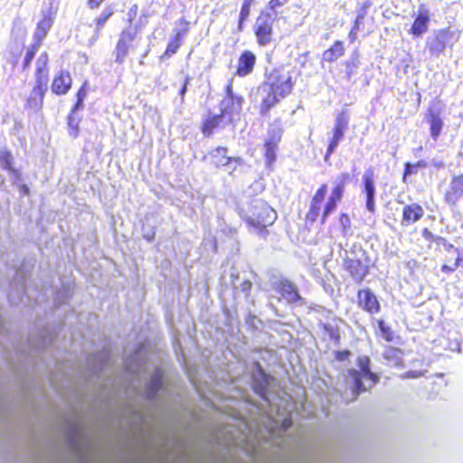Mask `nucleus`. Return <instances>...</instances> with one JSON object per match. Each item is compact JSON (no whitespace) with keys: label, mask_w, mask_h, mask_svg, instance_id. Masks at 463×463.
Masks as SVG:
<instances>
[{"label":"nucleus","mask_w":463,"mask_h":463,"mask_svg":"<svg viewBox=\"0 0 463 463\" xmlns=\"http://www.w3.org/2000/svg\"><path fill=\"white\" fill-rule=\"evenodd\" d=\"M366 8H367V5H365L364 4L360 13L356 15V18L354 22L353 26H356L357 29H359V30H360V24L363 23L364 19L365 18Z\"/></svg>","instance_id":"58836bf2"},{"label":"nucleus","mask_w":463,"mask_h":463,"mask_svg":"<svg viewBox=\"0 0 463 463\" xmlns=\"http://www.w3.org/2000/svg\"><path fill=\"white\" fill-rule=\"evenodd\" d=\"M210 157L211 164L215 168H220L222 166H226L235 162L237 164L241 163V159L240 157H233L228 156V148L223 146H218L208 153Z\"/></svg>","instance_id":"4be33fe9"},{"label":"nucleus","mask_w":463,"mask_h":463,"mask_svg":"<svg viewBox=\"0 0 463 463\" xmlns=\"http://www.w3.org/2000/svg\"><path fill=\"white\" fill-rule=\"evenodd\" d=\"M273 289L279 295V300L287 304L302 303L303 298L296 284L288 279H281L272 284Z\"/></svg>","instance_id":"9d476101"},{"label":"nucleus","mask_w":463,"mask_h":463,"mask_svg":"<svg viewBox=\"0 0 463 463\" xmlns=\"http://www.w3.org/2000/svg\"><path fill=\"white\" fill-rule=\"evenodd\" d=\"M377 326L381 332L382 337L386 342H392L394 340V333L392 327L386 325L383 319L377 321Z\"/></svg>","instance_id":"c9c22d12"},{"label":"nucleus","mask_w":463,"mask_h":463,"mask_svg":"<svg viewBox=\"0 0 463 463\" xmlns=\"http://www.w3.org/2000/svg\"><path fill=\"white\" fill-rule=\"evenodd\" d=\"M357 307L369 315H376L381 311V304L377 296L370 288L357 290Z\"/></svg>","instance_id":"ddd939ff"},{"label":"nucleus","mask_w":463,"mask_h":463,"mask_svg":"<svg viewBox=\"0 0 463 463\" xmlns=\"http://www.w3.org/2000/svg\"><path fill=\"white\" fill-rule=\"evenodd\" d=\"M257 64V56L250 50H243L237 60L234 75L239 78H244L250 75Z\"/></svg>","instance_id":"dca6fc26"},{"label":"nucleus","mask_w":463,"mask_h":463,"mask_svg":"<svg viewBox=\"0 0 463 463\" xmlns=\"http://www.w3.org/2000/svg\"><path fill=\"white\" fill-rule=\"evenodd\" d=\"M427 122L430 125V133L434 140H437L441 134L443 120L439 112L432 109H428L426 115Z\"/></svg>","instance_id":"cd10ccee"},{"label":"nucleus","mask_w":463,"mask_h":463,"mask_svg":"<svg viewBox=\"0 0 463 463\" xmlns=\"http://www.w3.org/2000/svg\"><path fill=\"white\" fill-rule=\"evenodd\" d=\"M350 178L349 173L345 172L340 175L323 206L328 186L326 183L319 185L310 200L308 210L305 215L307 223L312 225L319 220L320 224L324 225L327 222L328 216L336 210L338 203L343 199L345 184Z\"/></svg>","instance_id":"f257e3e1"},{"label":"nucleus","mask_w":463,"mask_h":463,"mask_svg":"<svg viewBox=\"0 0 463 463\" xmlns=\"http://www.w3.org/2000/svg\"><path fill=\"white\" fill-rule=\"evenodd\" d=\"M423 375V373L421 371H408L405 372L401 375L402 379H407V378H419Z\"/></svg>","instance_id":"a18cd8bd"},{"label":"nucleus","mask_w":463,"mask_h":463,"mask_svg":"<svg viewBox=\"0 0 463 463\" xmlns=\"http://www.w3.org/2000/svg\"><path fill=\"white\" fill-rule=\"evenodd\" d=\"M14 157L12 153L8 150H4L0 153V165L1 166L9 171L15 177H20V172L13 166Z\"/></svg>","instance_id":"473e14b6"},{"label":"nucleus","mask_w":463,"mask_h":463,"mask_svg":"<svg viewBox=\"0 0 463 463\" xmlns=\"http://www.w3.org/2000/svg\"><path fill=\"white\" fill-rule=\"evenodd\" d=\"M179 24L183 25L181 29L175 32L174 35L167 42L165 50L160 55V60L169 59L181 48L184 43V39L190 30V24L184 18L179 20Z\"/></svg>","instance_id":"9b49d317"},{"label":"nucleus","mask_w":463,"mask_h":463,"mask_svg":"<svg viewBox=\"0 0 463 463\" xmlns=\"http://www.w3.org/2000/svg\"><path fill=\"white\" fill-rule=\"evenodd\" d=\"M18 62V54L12 53V63L14 65L17 64Z\"/></svg>","instance_id":"4d7b16f0"},{"label":"nucleus","mask_w":463,"mask_h":463,"mask_svg":"<svg viewBox=\"0 0 463 463\" xmlns=\"http://www.w3.org/2000/svg\"><path fill=\"white\" fill-rule=\"evenodd\" d=\"M343 268L355 283L361 284L370 272L369 258L364 252L361 255L352 253L344 259Z\"/></svg>","instance_id":"6e6552de"},{"label":"nucleus","mask_w":463,"mask_h":463,"mask_svg":"<svg viewBox=\"0 0 463 463\" xmlns=\"http://www.w3.org/2000/svg\"><path fill=\"white\" fill-rule=\"evenodd\" d=\"M137 36L136 31L123 30L118 36V40L116 43L114 55L115 61L121 64L125 61L132 47V43Z\"/></svg>","instance_id":"2eb2a0df"},{"label":"nucleus","mask_w":463,"mask_h":463,"mask_svg":"<svg viewBox=\"0 0 463 463\" xmlns=\"http://www.w3.org/2000/svg\"><path fill=\"white\" fill-rule=\"evenodd\" d=\"M430 12L424 5L419 6L416 17L410 28V33L414 37H420L428 31L429 24L430 22Z\"/></svg>","instance_id":"412c9836"},{"label":"nucleus","mask_w":463,"mask_h":463,"mask_svg":"<svg viewBox=\"0 0 463 463\" xmlns=\"http://www.w3.org/2000/svg\"><path fill=\"white\" fill-rule=\"evenodd\" d=\"M188 83H189V78L187 77L185 80H184V85L182 86L179 93L182 97V99L184 98L185 92L187 91V86H188Z\"/></svg>","instance_id":"864d4df0"},{"label":"nucleus","mask_w":463,"mask_h":463,"mask_svg":"<svg viewBox=\"0 0 463 463\" xmlns=\"http://www.w3.org/2000/svg\"><path fill=\"white\" fill-rule=\"evenodd\" d=\"M254 4V0H243L242 5L240 9L238 22H237V31L241 33L245 28V24L249 20L251 6Z\"/></svg>","instance_id":"2f4dec72"},{"label":"nucleus","mask_w":463,"mask_h":463,"mask_svg":"<svg viewBox=\"0 0 463 463\" xmlns=\"http://www.w3.org/2000/svg\"><path fill=\"white\" fill-rule=\"evenodd\" d=\"M86 87H87V82H84L80 87V89L78 90L77 91V94H76V97L77 99H82L84 100L86 96H87V90H86Z\"/></svg>","instance_id":"de8ad7c7"},{"label":"nucleus","mask_w":463,"mask_h":463,"mask_svg":"<svg viewBox=\"0 0 463 463\" xmlns=\"http://www.w3.org/2000/svg\"><path fill=\"white\" fill-rule=\"evenodd\" d=\"M241 290L243 292H246L247 294L250 293L251 288H252V283L250 280H244L241 284Z\"/></svg>","instance_id":"3c124183"},{"label":"nucleus","mask_w":463,"mask_h":463,"mask_svg":"<svg viewBox=\"0 0 463 463\" xmlns=\"http://www.w3.org/2000/svg\"><path fill=\"white\" fill-rule=\"evenodd\" d=\"M342 322L343 320L337 317H333L326 322H320L318 326L322 330L323 339L332 342L335 345H338L341 342L339 325Z\"/></svg>","instance_id":"6ab92c4d"},{"label":"nucleus","mask_w":463,"mask_h":463,"mask_svg":"<svg viewBox=\"0 0 463 463\" xmlns=\"http://www.w3.org/2000/svg\"><path fill=\"white\" fill-rule=\"evenodd\" d=\"M225 98L228 99V98H232V97H237L238 95H236L234 92H233V86H232V82L230 81L226 86H225Z\"/></svg>","instance_id":"09e8293b"},{"label":"nucleus","mask_w":463,"mask_h":463,"mask_svg":"<svg viewBox=\"0 0 463 463\" xmlns=\"http://www.w3.org/2000/svg\"><path fill=\"white\" fill-rule=\"evenodd\" d=\"M400 354H402V351L400 349L394 347H388L384 351V357L386 359H389L391 356H396Z\"/></svg>","instance_id":"49530a36"},{"label":"nucleus","mask_w":463,"mask_h":463,"mask_svg":"<svg viewBox=\"0 0 463 463\" xmlns=\"http://www.w3.org/2000/svg\"><path fill=\"white\" fill-rule=\"evenodd\" d=\"M244 102L243 96H237L228 98L226 100L222 101V107L220 112L228 119L229 123H232V116L234 114H240L242 109Z\"/></svg>","instance_id":"b1692460"},{"label":"nucleus","mask_w":463,"mask_h":463,"mask_svg":"<svg viewBox=\"0 0 463 463\" xmlns=\"http://www.w3.org/2000/svg\"><path fill=\"white\" fill-rule=\"evenodd\" d=\"M84 100L77 99L75 104L71 108L70 113L75 114L79 109H82Z\"/></svg>","instance_id":"603ef678"},{"label":"nucleus","mask_w":463,"mask_h":463,"mask_svg":"<svg viewBox=\"0 0 463 463\" xmlns=\"http://www.w3.org/2000/svg\"><path fill=\"white\" fill-rule=\"evenodd\" d=\"M80 118L73 113H69L67 116L68 130L71 137L76 138L80 135Z\"/></svg>","instance_id":"f704fd0d"},{"label":"nucleus","mask_w":463,"mask_h":463,"mask_svg":"<svg viewBox=\"0 0 463 463\" xmlns=\"http://www.w3.org/2000/svg\"><path fill=\"white\" fill-rule=\"evenodd\" d=\"M454 33L449 27L435 30L426 41V49L433 57L443 54L447 48L452 49Z\"/></svg>","instance_id":"0eeeda50"},{"label":"nucleus","mask_w":463,"mask_h":463,"mask_svg":"<svg viewBox=\"0 0 463 463\" xmlns=\"http://www.w3.org/2000/svg\"><path fill=\"white\" fill-rule=\"evenodd\" d=\"M48 53L46 52H42L36 62L34 85L25 102V106L30 109L40 110L43 108V99L48 89Z\"/></svg>","instance_id":"7ed1b4c3"},{"label":"nucleus","mask_w":463,"mask_h":463,"mask_svg":"<svg viewBox=\"0 0 463 463\" xmlns=\"http://www.w3.org/2000/svg\"><path fill=\"white\" fill-rule=\"evenodd\" d=\"M290 426H291V420H285L284 422H283V429L287 430Z\"/></svg>","instance_id":"6e6d98bb"},{"label":"nucleus","mask_w":463,"mask_h":463,"mask_svg":"<svg viewBox=\"0 0 463 463\" xmlns=\"http://www.w3.org/2000/svg\"><path fill=\"white\" fill-rule=\"evenodd\" d=\"M265 85L281 98L288 96L294 87V80L289 71L282 68L273 69L266 77Z\"/></svg>","instance_id":"423d86ee"},{"label":"nucleus","mask_w":463,"mask_h":463,"mask_svg":"<svg viewBox=\"0 0 463 463\" xmlns=\"http://www.w3.org/2000/svg\"><path fill=\"white\" fill-rule=\"evenodd\" d=\"M347 377L351 380L352 384V398L351 401L357 399L360 393L364 392L366 388L364 386L363 378H365L364 374L358 372L354 368L347 370Z\"/></svg>","instance_id":"c85d7f7f"},{"label":"nucleus","mask_w":463,"mask_h":463,"mask_svg":"<svg viewBox=\"0 0 463 463\" xmlns=\"http://www.w3.org/2000/svg\"><path fill=\"white\" fill-rule=\"evenodd\" d=\"M227 124H230L228 119L221 112L213 114L209 111L202 119L199 128L203 137L209 138L217 131L225 128Z\"/></svg>","instance_id":"f8f14e48"},{"label":"nucleus","mask_w":463,"mask_h":463,"mask_svg":"<svg viewBox=\"0 0 463 463\" xmlns=\"http://www.w3.org/2000/svg\"><path fill=\"white\" fill-rule=\"evenodd\" d=\"M290 0H269L267 5L268 11L274 12L275 14L277 11L286 5L288 3H289Z\"/></svg>","instance_id":"e433bc0d"},{"label":"nucleus","mask_w":463,"mask_h":463,"mask_svg":"<svg viewBox=\"0 0 463 463\" xmlns=\"http://www.w3.org/2000/svg\"><path fill=\"white\" fill-rule=\"evenodd\" d=\"M20 191L25 196L30 194V190L26 184L20 185Z\"/></svg>","instance_id":"5fc2aeb1"},{"label":"nucleus","mask_w":463,"mask_h":463,"mask_svg":"<svg viewBox=\"0 0 463 463\" xmlns=\"http://www.w3.org/2000/svg\"><path fill=\"white\" fill-rule=\"evenodd\" d=\"M345 54V43L342 40H335L322 53V61L326 63H334Z\"/></svg>","instance_id":"bb28decb"},{"label":"nucleus","mask_w":463,"mask_h":463,"mask_svg":"<svg viewBox=\"0 0 463 463\" xmlns=\"http://www.w3.org/2000/svg\"><path fill=\"white\" fill-rule=\"evenodd\" d=\"M463 198V174L451 177L449 187L444 194V201L449 206H456Z\"/></svg>","instance_id":"a211bd4d"},{"label":"nucleus","mask_w":463,"mask_h":463,"mask_svg":"<svg viewBox=\"0 0 463 463\" xmlns=\"http://www.w3.org/2000/svg\"><path fill=\"white\" fill-rule=\"evenodd\" d=\"M339 222L344 231H347L351 227V220L347 213H341L339 215Z\"/></svg>","instance_id":"ea45409f"},{"label":"nucleus","mask_w":463,"mask_h":463,"mask_svg":"<svg viewBox=\"0 0 463 463\" xmlns=\"http://www.w3.org/2000/svg\"><path fill=\"white\" fill-rule=\"evenodd\" d=\"M52 23L53 20L51 14L49 12H43L41 20L36 24V29L33 33V43L27 49L24 57L22 62L23 70H27L30 67L35 53L41 47L43 39L46 37L52 25Z\"/></svg>","instance_id":"39448f33"},{"label":"nucleus","mask_w":463,"mask_h":463,"mask_svg":"<svg viewBox=\"0 0 463 463\" xmlns=\"http://www.w3.org/2000/svg\"><path fill=\"white\" fill-rule=\"evenodd\" d=\"M356 364L359 367V373L373 383L378 382V376L376 373L371 371V359L367 355L358 356L356 359Z\"/></svg>","instance_id":"7c9ffc66"},{"label":"nucleus","mask_w":463,"mask_h":463,"mask_svg":"<svg viewBox=\"0 0 463 463\" xmlns=\"http://www.w3.org/2000/svg\"><path fill=\"white\" fill-rule=\"evenodd\" d=\"M281 97L269 90V93L261 99L260 104V114L267 116L270 109L279 103Z\"/></svg>","instance_id":"c756f323"},{"label":"nucleus","mask_w":463,"mask_h":463,"mask_svg":"<svg viewBox=\"0 0 463 463\" xmlns=\"http://www.w3.org/2000/svg\"><path fill=\"white\" fill-rule=\"evenodd\" d=\"M435 244L438 247L442 246L447 252L457 251V247L450 243L446 238L438 236Z\"/></svg>","instance_id":"4c0bfd02"},{"label":"nucleus","mask_w":463,"mask_h":463,"mask_svg":"<svg viewBox=\"0 0 463 463\" xmlns=\"http://www.w3.org/2000/svg\"><path fill=\"white\" fill-rule=\"evenodd\" d=\"M447 253L448 255L443 259V263L440 267L441 272L451 274L459 268L463 269V253L459 249H457V251Z\"/></svg>","instance_id":"a878e982"},{"label":"nucleus","mask_w":463,"mask_h":463,"mask_svg":"<svg viewBox=\"0 0 463 463\" xmlns=\"http://www.w3.org/2000/svg\"><path fill=\"white\" fill-rule=\"evenodd\" d=\"M279 121V119H276L273 123L269 124L267 137L263 142V156L266 165L269 167L272 166L277 159V151L283 135V128L279 126H275V123Z\"/></svg>","instance_id":"1a4fd4ad"},{"label":"nucleus","mask_w":463,"mask_h":463,"mask_svg":"<svg viewBox=\"0 0 463 463\" xmlns=\"http://www.w3.org/2000/svg\"><path fill=\"white\" fill-rule=\"evenodd\" d=\"M424 213L423 207L418 203L404 205L402 210L401 225L408 227L416 223L422 219Z\"/></svg>","instance_id":"5701e85b"},{"label":"nucleus","mask_w":463,"mask_h":463,"mask_svg":"<svg viewBox=\"0 0 463 463\" xmlns=\"http://www.w3.org/2000/svg\"><path fill=\"white\" fill-rule=\"evenodd\" d=\"M276 16V14L264 9L259 13L253 25V33L259 46H267L274 40Z\"/></svg>","instance_id":"20e7f679"},{"label":"nucleus","mask_w":463,"mask_h":463,"mask_svg":"<svg viewBox=\"0 0 463 463\" xmlns=\"http://www.w3.org/2000/svg\"><path fill=\"white\" fill-rule=\"evenodd\" d=\"M72 82L71 73L66 70H61L54 74L52 80V92L57 96L66 95L71 89Z\"/></svg>","instance_id":"aec40b11"},{"label":"nucleus","mask_w":463,"mask_h":463,"mask_svg":"<svg viewBox=\"0 0 463 463\" xmlns=\"http://www.w3.org/2000/svg\"><path fill=\"white\" fill-rule=\"evenodd\" d=\"M363 191L365 194L366 209L370 213L375 212V183H374V170L368 168L362 177Z\"/></svg>","instance_id":"f3484780"},{"label":"nucleus","mask_w":463,"mask_h":463,"mask_svg":"<svg viewBox=\"0 0 463 463\" xmlns=\"http://www.w3.org/2000/svg\"><path fill=\"white\" fill-rule=\"evenodd\" d=\"M263 190V183L260 180L254 181L248 188L247 204L238 207L241 218L259 232H266L278 218L277 212L265 200L256 197Z\"/></svg>","instance_id":"f03ea898"},{"label":"nucleus","mask_w":463,"mask_h":463,"mask_svg":"<svg viewBox=\"0 0 463 463\" xmlns=\"http://www.w3.org/2000/svg\"><path fill=\"white\" fill-rule=\"evenodd\" d=\"M423 238L430 242H436V239L438 236H435L428 228H424L421 232Z\"/></svg>","instance_id":"c03bdc74"},{"label":"nucleus","mask_w":463,"mask_h":463,"mask_svg":"<svg viewBox=\"0 0 463 463\" xmlns=\"http://www.w3.org/2000/svg\"><path fill=\"white\" fill-rule=\"evenodd\" d=\"M359 29H357L356 26H352L351 30L348 33V38L350 43H354L357 39V32Z\"/></svg>","instance_id":"8fccbe9b"},{"label":"nucleus","mask_w":463,"mask_h":463,"mask_svg":"<svg viewBox=\"0 0 463 463\" xmlns=\"http://www.w3.org/2000/svg\"><path fill=\"white\" fill-rule=\"evenodd\" d=\"M358 62L359 61H358L357 58H354L352 61H347L345 62V66L348 70V72H347V76L348 77H350L353 74L354 69L357 68Z\"/></svg>","instance_id":"79ce46f5"},{"label":"nucleus","mask_w":463,"mask_h":463,"mask_svg":"<svg viewBox=\"0 0 463 463\" xmlns=\"http://www.w3.org/2000/svg\"><path fill=\"white\" fill-rule=\"evenodd\" d=\"M116 6L109 4L104 6L99 15L94 17L91 26H93L95 38L98 39L101 31L104 29L108 21L116 14Z\"/></svg>","instance_id":"393cba45"},{"label":"nucleus","mask_w":463,"mask_h":463,"mask_svg":"<svg viewBox=\"0 0 463 463\" xmlns=\"http://www.w3.org/2000/svg\"><path fill=\"white\" fill-rule=\"evenodd\" d=\"M351 356L349 350H341L335 352V358L339 362L348 361Z\"/></svg>","instance_id":"a19ab883"},{"label":"nucleus","mask_w":463,"mask_h":463,"mask_svg":"<svg viewBox=\"0 0 463 463\" xmlns=\"http://www.w3.org/2000/svg\"><path fill=\"white\" fill-rule=\"evenodd\" d=\"M348 126V113L346 110H341L335 118V124L333 129V136L330 138L326 152V157L330 156L335 150L339 142L343 139L345 136V131L346 130Z\"/></svg>","instance_id":"4468645a"},{"label":"nucleus","mask_w":463,"mask_h":463,"mask_svg":"<svg viewBox=\"0 0 463 463\" xmlns=\"http://www.w3.org/2000/svg\"><path fill=\"white\" fill-rule=\"evenodd\" d=\"M105 1L106 0H86V5L90 10L95 11L98 10Z\"/></svg>","instance_id":"37998d69"},{"label":"nucleus","mask_w":463,"mask_h":463,"mask_svg":"<svg viewBox=\"0 0 463 463\" xmlns=\"http://www.w3.org/2000/svg\"><path fill=\"white\" fill-rule=\"evenodd\" d=\"M428 164L425 160H419L416 163L411 164L406 162L404 164V170L402 173V182L407 183V177L412 175H416L419 169L426 168Z\"/></svg>","instance_id":"72a5a7b5"}]
</instances>
